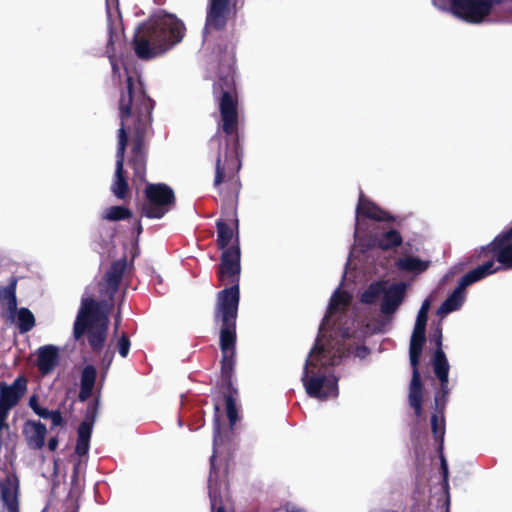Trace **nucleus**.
Returning <instances> with one entry per match:
<instances>
[{"instance_id": "1", "label": "nucleus", "mask_w": 512, "mask_h": 512, "mask_svg": "<svg viewBox=\"0 0 512 512\" xmlns=\"http://www.w3.org/2000/svg\"><path fill=\"white\" fill-rule=\"evenodd\" d=\"M235 59L229 56L219 63L217 79L212 86V94L218 103L220 128L225 134V150L219 151L216 159L214 186L226 204L238 201L241 183L238 172L241 168L239 157V113L238 92L235 83Z\"/></svg>"}, {"instance_id": "2", "label": "nucleus", "mask_w": 512, "mask_h": 512, "mask_svg": "<svg viewBox=\"0 0 512 512\" xmlns=\"http://www.w3.org/2000/svg\"><path fill=\"white\" fill-rule=\"evenodd\" d=\"M155 101L148 95L139 75L127 74L125 86L120 90L118 115L120 128L132 136L131 155L128 160L134 177L144 180L147 166L146 139L153 135V110Z\"/></svg>"}, {"instance_id": "3", "label": "nucleus", "mask_w": 512, "mask_h": 512, "mask_svg": "<svg viewBox=\"0 0 512 512\" xmlns=\"http://www.w3.org/2000/svg\"><path fill=\"white\" fill-rule=\"evenodd\" d=\"M126 268V256L113 261L99 282V293L104 298L100 301L82 299L73 326V336L75 340H80L86 334L88 344L96 354L103 350L107 340L109 315Z\"/></svg>"}, {"instance_id": "4", "label": "nucleus", "mask_w": 512, "mask_h": 512, "mask_svg": "<svg viewBox=\"0 0 512 512\" xmlns=\"http://www.w3.org/2000/svg\"><path fill=\"white\" fill-rule=\"evenodd\" d=\"M241 252L236 235V245H230L220 257L216 270L221 284H230L217 293L214 308V321L220 323V339H237L236 322L240 303Z\"/></svg>"}, {"instance_id": "5", "label": "nucleus", "mask_w": 512, "mask_h": 512, "mask_svg": "<svg viewBox=\"0 0 512 512\" xmlns=\"http://www.w3.org/2000/svg\"><path fill=\"white\" fill-rule=\"evenodd\" d=\"M185 33L184 24L173 16H164L142 23L136 30L132 48L140 60H151L179 43Z\"/></svg>"}, {"instance_id": "6", "label": "nucleus", "mask_w": 512, "mask_h": 512, "mask_svg": "<svg viewBox=\"0 0 512 512\" xmlns=\"http://www.w3.org/2000/svg\"><path fill=\"white\" fill-rule=\"evenodd\" d=\"M326 354L325 348L316 343L305 361L301 377L306 393L320 400L338 396V379L334 375H326L319 367L326 365Z\"/></svg>"}, {"instance_id": "7", "label": "nucleus", "mask_w": 512, "mask_h": 512, "mask_svg": "<svg viewBox=\"0 0 512 512\" xmlns=\"http://www.w3.org/2000/svg\"><path fill=\"white\" fill-rule=\"evenodd\" d=\"M236 341L237 339H219L222 358L220 380L217 386L225 400L227 418L231 429L238 420V411L236 407L238 390L234 387L232 381L236 365Z\"/></svg>"}, {"instance_id": "8", "label": "nucleus", "mask_w": 512, "mask_h": 512, "mask_svg": "<svg viewBox=\"0 0 512 512\" xmlns=\"http://www.w3.org/2000/svg\"><path fill=\"white\" fill-rule=\"evenodd\" d=\"M426 342V328L414 327L409 346L412 377L409 384L408 402L417 417L423 413V383L419 370L423 346Z\"/></svg>"}, {"instance_id": "9", "label": "nucleus", "mask_w": 512, "mask_h": 512, "mask_svg": "<svg viewBox=\"0 0 512 512\" xmlns=\"http://www.w3.org/2000/svg\"><path fill=\"white\" fill-rule=\"evenodd\" d=\"M176 206L174 190L165 183H147L141 215L149 219H161Z\"/></svg>"}, {"instance_id": "10", "label": "nucleus", "mask_w": 512, "mask_h": 512, "mask_svg": "<svg viewBox=\"0 0 512 512\" xmlns=\"http://www.w3.org/2000/svg\"><path fill=\"white\" fill-rule=\"evenodd\" d=\"M497 270L498 268H493V261L490 260L466 273L460 279L457 287L438 308V315L445 316L453 311L460 309L465 300L466 287L496 272Z\"/></svg>"}, {"instance_id": "11", "label": "nucleus", "mask_w": 512, "mask_h": 512, "mask_svg": "<svg viewBox=\"0 0 512 512\" xmlns=\"http://www.w3.org/2000/svg\"><path fill=\"white\" fill-rule=\"evenodd\" d=\"M219 406L215 405V417L213 421V453L210 457V473L208 478L209 497L211 502V512H226L222 503L218 486V469L216 467L217 448L226 441V436L222 431V424L219 419Z\"/></svg>"}, {"instance_id": "12", "label": "nucleus", "mask_w": 512, "mask_h": 512, "mask_svg": "<svg viewBox=\"0 0 512 512\" xmlns=\"http://www.w3.org/2000/svg\"><path fill=\"white\" fill-rule=\"evenodd\" d=\"M434 373L440 382V386L435 392L434 409L443 412L449 397V363L442 348L436 349L432 358Z\"/></svg>"}, {"instance_id": "13", "label": "nucleus", "mask_w": 512, "mask_h": 512, "mask_svg": "<svg viewBox=\"0 0 512 512\" xmlns=\"http://www.w3.org/2000/svg\"><path fill=\"white\" fill-rule=\"evenodd\" d=\"M117 138L116 168L111 185V191L118 199L125 200L129 194L128 180L124 171L125 151L128 144V137L123 128L118 130Z\"/></svg>"}, {"instance_id": "14", "label": "nucleus", "mask_w": 512, "mask_h": 512, "mask_svg": "<svg viewBox=\"0 0 512 512\" xmlns=\"http://www.w3.org/2000/svg\"><path fill=\"white\" fill-rule=\"evenodd\" d=\"M482 255L484 257L491 255L493 262L495 259L505 269H512V227L497 235L491 243L483 247L479 257Z\"/></svg>"}, {"instance_id": "15", "label": "nucleus", "mask_w": 512, "mask_h": 512, "mask_svg": "<svg viewBox=\"0 0 512 512\" xmlns=\"http://www.w3.org/2000/svg\"><path fill=\"white\" fill-rule=\"evenodd\" d=\"M20 484L15 474H7L0 479V500L7 512H16L20 509Z\"/></svg>"}, {"instance_id": "16", "label": "nucleus", "mask_w": 512, "mask_h": 512, "mask_svg": "<svg viewBox=\"0 0 512 512\" xmlns=\"http://www.w3.org/2000/svg\"><path fill=\"white\" fill-rule=\"evenodd\" d=\"M230 0H209L205 22V31L210 29L222 30L225 28L229 15Z\"/></svg>"}, {"instance_id": "17", "label": "nucleus", "mask_w": 512, "mask_h": 512, "mask_svg": "<svg viewBox=\"0 0 512 512\" xmlns=\"http://www.w3.org/2000/svg\"><path fill=\"white\" fill-rule=\"evenodd\" d=\"M357 218L362 216L367 219H371L378 222H394L395 217L388 211L382 209L372 200L365 197L364 193L361 192L356 206Z\"/></svg>"}, {"instance_id": "18", "label": "nucleus", "mask_w": 512, "mask_h": 512, "mask_svg": "<svg viewBox=\"0 0 512 512\" xmlns=\"http://www.w3.org/2000/svg\"><path fill=\"white\" fill-rule=\"evenodd\" d=\"M405 293L406 284L404 282L393 283L388 288L385 286L380 307L381 313L384 315L394 314L402 304Z\"/></svg>"}, {"instance_id": "19", "label": "nucleus", "mask_w": 512, "mask_h": 512, "mask_svg": "<svg viewBox=\"0 0 512 512\" xmlns=\"http://www.w3.org/2000/svg\"><path fill=\"white\" fill-rule=\"evenodd\" d=\"M403 237L396 229H389L380 233H374L369 237L367 247L370 249H379L382 251H390L401 246Z\"/></svg>"}, {"instance_id": "20", "label": "nucleus", "mask_w": 512, "mask_h": 512, "mask_svg": "<svg viewBox=\"0 0 512 512\" xmlns=\"http://www.w3.org/2000/svg\"><path fill=\"white\" fill-rule=\"evenodd\" d=\"M59 363V348L54 345H44L37 350V368L42 375L53 372Z\"/></svg>"}, {"instance_id": "21", "label": "nucleus", "mask_w": 512, "mask_h": 512, "mask_svg": "<svg viewBox=\"0 0 512 512\" xmlns=\"http://www.w3.org/2000/svg\"><path fill=\"white\" fill-rule=\"evenodd\" d=\"M217 239L216 244L218 249L225 250L231 245H236V235L238 232V220H233V226L229 225L224 219L220 218L216 221Z\"/></svg>"}, {"instance_id": "22", "label": "nucleus", "mask_w": 512, "mask_h": 512, "mask_svg": "<svg viewBox=\"0 0 512 512\" xmlns=\"http://www.w3.org/2000/svg\"><path fill=\"white\" fill-rule=\"evenodd\" d=\"M46 426L40 421L28 420L23 426V435L33 449H41L45 444Z\"/></svg>"}, {"instance_id": "23", "label": "nucleus", "mask_w": 512, "mask_h": 512, "mask_svg": "<svg viewBox=\"0 0 512 512\" xmlns=\"http://www.w3.org/2000/svg\"><path fill=\"white\" fill-rule=\"evenodd\" d=\"M97 381V369L92 364L83 367L80 373V389L78 400L80 402L87 401L92 395Z\"/></svg>"}, {"instance_id": "24", "label": "nucleus", "mask_w": 512, "mask_h": 512, "mask_svg": "<svg viewBox=\"0 0 512 512\" xmlns=\"http://www.w3.org/2000/svg\"><path fill=\"white\" fill-rule=\"evenodd\" d=\"M17 278L11 277L5 287H0V305L6 307L11 314L17 311Z\"/></svg>"}, {"instance_id": "25", "label": "nucleus", "mask_w": 512, "mask_h": 512, "mask_svg": "<svg viewBox=\"0 0 512 512\" xmlns=\"http://www.w3.org/2000/svg\"><path fill=\"white\" fill-rule=\"evenodd\" d=\"M93 427L86 424H80L77 429V441L75 446V453L79 456H84L88 453L90 447V439Z\"/></svg>"}, {"instance_id": "26", "label": "nucleus", "mask_w": 512, "mask_h": 512, "mask_svg": "<svg viewBox=\"0 0 512 512\" xmlns=\"http://www.w3.org/2000/svg\"><path fill=\"white\" fill-rule=\"evenodd\" d=\"M385 281H377L371 283L368 288L362 293L360 301L364 304H374L378 298L385 292Z\"/></svg>"}, {"instance_id": "27", "label": "nucleus", "mask_w": 512, "mask_h": 512, "mask_svg": "<svg viewBox=\"0 0 512 512\" xmlns=\"http://www.w3.org/2000/svg\"><path fill=\"white\" fill-rule=\"evenodd\" d=\"M400 270L408 272H423L427 269V264L417 257L407 256L399 258L396 262Z\"/></svg>"}, {"instance_id": "28", "label": "nucleus", "mask_w": 512, "mask_h": 512, "mask_svg": "<svg viewBox=\"0 0 512 512\" xmlns=\"http://www.w3.org/2000/svg\"><path fill=\"white\" fill-rule=\"evenodd\" d=\"M445 409L443 412H439L435 409V413L431 416V430L434 436L435 441L443 443L444 435H445V417H444Z\"/></svg>"}, {"instance_id": "29", "label": "nucleus", "mask_w": 512, "mask_h": 512, "mask_svg": "<svg viewBox=\"0 0 512 512\" xmlns=\"http://www.w3.org/2000/svg\"><path fill=\"white\" fill-rule=\"evenodd\" d=\"M17 312L18 329L20 333H27L35 326V317L28 308H20Z\"/></svg>"}, {"instance_id": "30", "label": "nucleus", "mask_w": 512, "mask_h": 512, "mask_svg": "<svg viewBox=\"0 0 512 512\" xmlns=\"http://www.w3.org/2000/svg\"><path fill=\"white\" fill-rule=\"evenodd\" d=\"M132 216V212L125 206H111L105 209L102 219L108 221H121L129 219Z\"/></svg>"}, {"instance_id": "31", "label": "nucleus", "mask_w": 512, "mask_h": 512, "mask_svg": "<svg viewBox=\"0 0 512 512\" xmlns=\"http://www.w3.org/2000/svg\"><path fill=\"white\" fill-rule=\"evenodd\" d=\"M101 387H102V385H100L98 387V393H97V396L94 398V400L91 401L90 403H88L86 412H85V416H84V420L80 424H86L89 427L94 426V423H95L97 415H98L99 405H100Z\"/></svg>"}, {"instance_id": "32", "label": "nucleus", "mask_w": 512, "mask_h": 512, "mask_svg": "<svg viewBox=\"0 0 512 512\" xmlns=\"http://www.w3.org/2000/svg\"><path fill=\"white\" fill-rule=\"evenodd\" d=\"M349 303V298L345 294H340L338 291H336L333 296L331 297V300L328 305L327 313L330 315L333 314L339 306H346Z\"/></svg>"}, {"instance_id": "33", "label": "nucleus", "mask_w": 512, "mask_h": 512, "mask_svg": "<svg viewBox=\"0 0 512 512\" xmlns=\"http://www.w3.org/2000/svg\"><path fill=\"white\" fill-rule=\"evenodd\" d=\"M131 342L126 332H123L117 341L116 348L121 357L125 358L129 354Z\"/></svg>"}, {"instance_id": "34", "label": "nucleus", "mask_w": 512, "mask_h": 512, "mask_svg": "<svg viewBox=\"0 0 512 512\" xmlns=\"http://www.w3.org/2000/svg\"><path fill=\"white\" fill-rule=\"evenodd\" d=\"M440 471H441V474H442V486L445 490H448L449 488V483H448V475H449V471H448V464H447V461H446V458L444 457V455H440Z\"/></svg>"}, {"instance_id": "35", "label": "nucleus", "mask_w": 512, "mask_h": 512, "mask_svg": "<svg viewBox=\"0 0 512 512\" xmlns=\"http://www.w3.org/2000/svg\"><path fill=\"white\" fill-rule=\"evenodd\" d=\"M113 358H114V351L107 349L101 359V364L105 371H107L109 369L110 365L112 364ZM105 373L106 372H104L102 374V379L105 377Z\"/></svg>"}, {"instance_id": "36", "label": "nucleus", "mask_w": 512, "mask_h": 512, "mask_svg": "<svg viewBox=\"0 0 512 512\" xmlns=\"http://www.w3.org/2000/svg\"><path fill=\"white\" fill-rule=\"evenodd\" d=\"M431 341L435 343L436 349L442 348V327L438 324L431 334Z\"/></svg>"}, {"instance_id": "37", "label": "nucleus", "mask_w": 512, "mask_h": 512, "mask_svg": "<svg viewBox=\"0 0 512 512\" xmlns=\"http://www.w3.org/2000/svg\"><path fill=\"white\" fill-rule=\"evenodd\" d=\"M48 419H51L53 427L64 425V420H63L60 410L51 411Z\"/></svg>"}, {"instance_id": "38", "label": "nucleus", "mask_w": 512, "mask_h": 512, "mask_svg": "<svg viewBox=\"0 0 512 512\" xmlns=\"http://www.w3.org/2000/svg\"><path fill=\"white\" fill-rule=\"evenodd\" d=\"M428 314L425 312H418L414 327L426 328Z\"/></svg>"}, {"instance_id": "39", "label": "nucleus", "mask_w": 512, "mask_h": 512, "mask_svg": "<svg viewBox=\"0 0 512 512\" xmlns=\"http://www.w3.org/2000/svg\"><path fill=\"white\" fill-rule=\"evenodd\" d=\"M109 61L111 64L113 74H115V75L119 74L120 68H119L118 61L116 60L115 55H109Z\"/></svg>"}, {"instance_id": "40", "label": "nucleus", "mask_w": 512, "mask_h": 512, "mask_svg": "<svg viewBox=\"0 0 512 512\" xmlns=\"http://www.w3.org/2000/svg\"><path fill=\"white\" fill-rule=\"evenodd\" d=\"M120 323H121V303H119L118 311H117V314L115 315V325H114L115 332H117V330L119 329Z\"/></svg>"}, {"instance_id": "41", "label": "nucleus", "mask_w": 512, "mask_h": 512, "mask_svg": "<svg viewBox=\"0 0 512 512\" xmlns=\"http://www.w3.org/2000/svg\"><path fill=\"white\" fill-rule=\"evenodd\" d=\"M58 447V439L57 437H51L48 440V448L50 451H55Z\"/></svg>"}, {"instance_id": "42", "label": "nucleus", "mask_w": 512, "mask_h": 512, "mask_svg": "<svg viewBox=\"0 0 512 512\" xmlns=\"http://www.w3.org/2000/svg\"><path fill=\"white\" fill-rule=\"evenodd\" d=\"M50 413H51V411H50V410H48V409H46V408H43V407H42V409H41L40 411H36V414H37L39 417L43 418V419H48V418H49V416H50Z\"/></svg>"}, {"instance_id": "43", "label": "nucleus", "mask_w": 512, "mask_h": 512, "mask_svg": "<svg viewBox=\"0 0 512 512\" xmlns=\"http://www.w3.org/2000/svg\"><path fill=\"white\" fill-rule=\"evenodd\" d=\"M429 306H430V302H429V300H427V299H426V300L422 303V306H421V308H420V310H419V311H420V312H425V313H427V314H428Z\"/></svg>"}, {"instance_id": "44", "label": "nucleus", "mask_w": 512, "mask_h": 512, "mask_svg": "<svg viewBox=\"0 0 512 512\" xmlns=\"http://www.w3.org/2000/svg\"><path fill=\"white\" fill-rule=\"evenodd\" d=\"M134 229H135V232L137 233V235H140L142 233L143 226H142L140 220L136 221Z\"/></svg>"}, {"instance_id": "45", "label": "nucleus", "mask_w": 512, "mask_h": 512, "mask_svg": "<svg viewBox=\"0 0 512 512\" xmlns=\"http://www.w3.org/2000/svg\"><path fill=\"white\" fill-rule=\"evenodd\" d=\"M37 405H39L37 397L35 395L30 397V399H29V406L31 407V409L36 407Z\"/></svg>"}, {"instance_id": "46", "label": "nucleus", "mask_w": 512, "mask_h": 512, "mask_svg": "<svg viewBox=\"0 0 512 512\" xmlns=\"http://www.w3.org/2000/svg\"><path fill=\"white\" fill-rule=\"evenodd\" d=\"M339 360H340V357H333L328 364L333 366V365L337 364L339 362Z\"/></svg>"}, {"instance_id": "47", "label": "nucleus", "mask_w": 512, "mask_h": 512, "mask_svg": "<svg viewBox=\"0 0 512 512\" xmlns=\"http://www.w3.org/2000/svg\"><path fill=\"white\" fill-rule=\"evenodd\" d=\"M77 477H78V465H76V466L74 467V475H73V478H74V479H77Z\"/></svg>"}, {"instance_id": "48", "label": "nucleus", "mask_w": 512, "mask_h": 512, "mask_svg": "<svg viewBox=\"0 0 512 512\" xmlns=\"http://www.w3.org/2000/svg\"><path fill=\"white\" fill-rule=\"evenodd\" d=\"M112 45L113 44V35H112V32H110V36H109V40H108V45Z\"/></svg>"}, {"instance_id": "49", "label": "nucleus", "mask_w": 512, "mask_h": 512, "mask_svg": "<svg viewBox=\"0 0 512 512\" xmlns=\"http://www.w3.org/2000/svg\"><path fill=\"white\" fill-rule=\"evenodd\" d=\"M42 409V407L40 405H37L36 407L32 408V410L34 411V413L36 414V411H40Z\"/></svg>"}, {"instance_id": "50", "label": "nucleus", "mask_w": 512, "mask_h": 512, "mask_svg": "<svg viewBox=\"0 0 512 512\" xmlns=\"http://www.w3.org/2000/svg\"><path fill=\"white\" fill-rule=\"evenodd\" d=\"M71 512H79V505L76 504Z\"/></svg>"}, {"instance_id": "51", "label": "nucleus", "mask_w": 512, "mask_h": 512, "mask_svg": "<svg viewBox=\"0 0 512 512\" xmlns=\"http://www.w3.org/2000/svg\"><path fill=\"white\" fill-rule=\"evenodd\" d=\"M214 140H218V142L220 143V140L217 136L212 137V141H214Z\"/></svg>"}, {"instance_id": "52", "label": "nucleus", "mask_w": 512, "mask_h": 512, "mask_svg": "<svg viewBox=\"0 0 512 512\" xmlns=\"http://www.w3.org/2000/svg\"><path fill=\"white\" fill-rule=\"evenodd\" d=\"M124 294H126V291H123V295H124ZM123 300H124V296L122 297V300H121V302H120L121 304H122Z\"/></svg>"}, {"instance_id": "53", "label": "nucleus", "mask_w": 512, "mask_h": 512, "mask_svg": "<svg viewBox=\"0 0 512 512\" xmlns=\"http://www.w3.org/2000/svg\"><path fill=\"white\" fill-rule=\"evenodd\" d=\"M290 512H297V511H290Z\"/></svg>"}]
</instances>
